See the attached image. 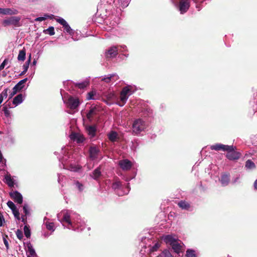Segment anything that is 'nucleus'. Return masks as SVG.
I'll use <instances>...</instances> for the list:
<instances>
[{
  "mask_svg": "<svg viewBox=\"0 0 257 257\" xmlns=\"http://www.w3.org/2000/svg\"><path fill=\"white\" fill-rule=\"evenodd\" d=\"M23 101V95L22 94H19L14 97L13 100V103L17 105L20 104Z\"/></svg>",
  "mask_w": 257,
  "mask_h": 257,
  "instance_id": "4be33fe9",
  "label": "nucleus"
},
{
  "mask_svg": "<svg viewBox=\"0 0 257 257\" xmlns=\"http://www.w3.org/2000/svg\"><path fill=\"white\" fill-rule=\"evenodd\" d=\"M24 234L26 237L30 238L31 236V231L28 225H25L24 227Z\"/></svg>",
  "mask_w": 257,
  "mask_h": 257,
  "instance_id": "c85d7f7f",
  "label": "nucleus"
},
{
  "mask_svg": "<svg viewBox=\"0 0 257 257\" xmlns=\"http://www.w3.org/2000/svg\"><path fill=\"white\" fill-rule=\"evenodd\" d=\"M21 18L20 17H11L7 19L4 20L3 25L5 26L13 25L15 27H20V21Z\"/></svg>",
  "mask_w": 257,
  "mask_h": 257,
  "instance_id": "7ed1b4c3",
  "label": "nucleus"
},
{
  "mask_svg": "<svg viewBox=\"0 0 257 257\" xmlns=\"http://www.w3.org/2000/svg\"><path fill=\"white\" fill-rule=\"evenodd\" d=\"M28 249L29 254L28 255L27 257L28 256L35 257L37 255L35 249L33 248L32 245L30 243L28 244Z\"/></svg>",
  "mask_w": 257,
  "mask_h": 257,
  "instance_id": "b1692460",
  "label": "nucleus"
},
{
  "mask_svg": "<svg viewBox=\"0 0 257 257\" xmlns=\"http://www.w3.org/2000/svg\"><path fill=\"white\" fill-rule=\"evenodd\" d=\"M28 257H31V256H28Z\"/></svg>",
  "mask_w": 257,
  "mask_h": 257,
  "instance_id": "e2e57ef3",
  "label": "nucleus"
},
{
  "mask_svg": "<svg viewBox=\"0 0 257 257\" xmlns=\"http://www.w3.org/2000/svg\"><path fill=\"white\" fill-rule=\"evenodd\" d=\"M6 182L7 185L11 187H14V180L10 176H7L5 177Z\"/></svg>",
  "mask_w": 257,
  "mask_h": 257,
  "instance_id": "a878e982",
  "label": "nucleus"
},
{
  "mask_svg": "<svg viewBox=\"0 0 257 257\" xmlns=\"http://www.w3.org/2000/svg\"><path fill=\"white\" fill-rule=\"evenodd\" d=\"M63 27L64 28V29L67 33H69V34H71L72 33V30L68 23L63 26Z\"/></svg>",
  "mask_w": 257,
  "mask_h": 257,
  "instance_id": "a19ab883",
  "label": "nucleus"
},
{
  "mask_svg": "<svg viewBox=\"0 0 257 257\" xmlns=\"http://www.w3.org/2000/svg\"><path fill=\"white\" fill-rule=\"evenodd\" d=\"M7 205L12 210V211L17 209L15 204L11 201H9L7 202Z\"/></svg>",
  "mask_w": 257,
  "mask_h": 257,
  "instance_id": "e433bc0d",
  "label": "nucleus"
},
{
  "mask_svg": "<svg viewBox=\"0 0 257 257\" xmlns=\"http://www.w3.org/2000/svg\"><path fill=\"white\" fill-rule=\"evenodd\" d=\"M56 21L63 26H64L67 23V22L62 18L57 19H56Z\"/></svg>",
  "mask_w": 257,
  "mask_h": 257,
  "instance_id": "a18cd8bd",
  "label": "nucleus"
},
{
  "mask_svg": "<svg viewBox=\"0 0 257 257\" xmlns=\"http://www.w3.org/2000/svg\"><path fill=\"white\" fill-rule=\"evenodd\" d=\"M8 88L4 89L0 94V104L2 103L4 98H6L8 96Z\"/></svg>",
  "mask_w": 257,
  "mask_h": 257,
  "instance_id": "cd10ccee",
  "label": "nucleus"
},
{
  "mask_svg": "<svg viewBox=\"0 0 257 257\" xmlns=\"http://www.w3.org/2000/svg\"><path fill=\"white\" fill-rule=\"evenodd\" d=\"M79 134L77 133H72L70 135V138L72 140H73L74 141H76V139L77 138V137L78 136Z\"/></svg>",
  "mask_w": 257,
  "mask_h": 257,
  "instance_id": "603ef678",
  "label": "nucleus"
},
{
  "mask_svg": "<svg viewBox=\"0 0 257 257\" xmlns=\"http://www.w3.org/2000/svg\"><path fill=\"white\" fill-rule=\"evenodd\" d=\"M114 76L115 75L114 74L110 75L109 77L102 78V81H103L106 83H109L111 79H112Z\"/></svg>",
  "mask_w": 257,
  "mask_h": 257,
  "instance_id": "37998d69",
  "label": "nucleus"
},
{
  "mask_svg": "<svg viewBox=\"0 0 257 257\" xmlns=\"http://www.w3.org/2000/svg\"><path fill=\"white\" fill-rule=\"evenodd\" d=\"M131 91L130 89L127 87H124L122 88L121 91L120 92L122 94H124L125 95H127L128 93Z\"/></svg>",
  "mask_w": 257,
  "mask_h": 257,
  "instance_id": "49530a36",
  "label": "nucleus"
},
{
  "mask_svg": "<svg viewBox=\"0 0 257 257\" xmlns=\"http://www.w3.org/2000/svg\"><path fill=\"white\" fill-rule=\"evenodd\" d=\"M43 32L45 34H49L50 36L55 34L54 28L52 26L49 27L47 29L44 30Z\"/></svg>",
  "mask_w": 257,
  "mask_h": 257,
  "instance_id": "c756f323",
  "label": "nucleus"
},
{
  "mask_svg": "<svg viewBox=\"0 0 257 257\" xmlns=\"http://www.w3.org/2000/svg\"><path fill=\"white\" fill-rule=\"evenodd\" d=\"M95 95V92L94 91H91L87 93V99L91 100V99H95L94 98V96Z\"/></svg>",
  "mask_w": 257,
  "mask_h": 257,
  "instance_id": "f704fd0d",
  "label": "nucleus"
},
{
  "mask_svg": "<svg viewBox=\"0 0 257 257\" xmlns=\"http://www.w3.org/2000/svg\"><path fill=\"white\" fill-rule=\"evenodd\" d=\"M160 246V245L158 242L156 243L154 245L150 248V252H152L157 251L159 248Z\"/></svg>",
  "mask_w": 257,
  "mask_h": 257,
  "instance_id": "4c0bfd02",
  "label": "nucleus"
},
{
  "mask_svg": "<svg viewBox=\"0 0 257 257\" xmlns=\"http://www.w3.org/2000/svg\"><path fill=\"white\" fill-rule=\"evenodd\" d=\"M99 152V149L96 146H91L89 148V157L92 160H94L97 158V155Z\"/></svg>",
  "mask_w": 257,
  "mask_h": 257,
  "instance_id": "f8f14e48",
  "label": "nucleus"
},
{
  "mask_svg": "<svg viewBox=\"0 0 257 257\" xmlns=\"http://www.w3.org/2000/svg\"><path fill=\"white\" fill-rule=\"evenodd\" d=\"M118 54L117 48L115 46L110 47L106 52L105 57L107 58H112Z\"/></svg>",
  "mask_w": 257,
  "mask_h": 257,
  "instance_id": "9d476101",
  "label": "nucleus"
},
{
  "mask_svg": "<svg viewBox=\"0 0 257 257\" xmlns=\"http://www.w3.org/2000/svg\"><path fill=\"white\" fill-rule=\"evenodd\" d=\"M178 205L182 209L189 210L190 208V205L185 201L181 200L178 203Z\"/></svg>",
  "mask_w": 257,
  "mask_h": 257,
  "instance_id": "aec40b11",
  "label": "nucleus"
},
{
  "mask_svg": "<svg viewBox=\"0 0 257 257\" xmlns=\"http://www.w3.org/2000/svg\"><path fill=\"white\" fill-rule=\"evenodd\" d=\"M8 60L6 59L4 60V61L3 62V63L0 65V71L2 70L5 67V65L6 64L8 63Z\"/></svg>",
  "mask_w": 257,
  "mask_h": 257,
  "instance_id": "8fccbe9b",
  "label": "nucleus"
},
{
  "mask_svg": "<svg viewBox=\"0 0 257 257\" xmlns=\"http://www.w3.org/2000/svg\"><path fill=\"white\" fill-rule=\"evenodd\" d=\"M77 184L78 185V186L79 188V189L80 190L81 189V187L82 186V184H81L80 183H79L78 182H77Z\"/></svg>",
  "mask_w": 257,
  "mask_h": 257,
  "instance_id": "bf43d9fd",
  "label": "nucleus"
},
{
  "mask_svg": "<svg viewBox=\"0 0 257 257\" xmlns=\"http://www.w3.org/2000/svg\"><path fill=\"white\" fill-rule=\"evenodd\" d=\"M11 198L15 202L21 204L23 203V196L22 194L18 191H14L9 193Z\"/></svg>",
  "mask_w": 257,
  "mask_h": 257,
  "instance_id": "423d86ee",
  "label": "nucleus"
},
{
  "mask_svg": "<svg viewBox=\"0 0 257 257\" xmlns=\"http://www.w3.org/2000/svg\"><path fill=\"white\" fill-rule=\"evenodd\" d=\"M101 175V168L100 167H98L92 172V174L90 175V176L94 179L96 180L99 178Z\"/></svg>",
  "mask_w": 257,
  "mask_h": 257,
  "instance_id": "6ab92c4d",
  "label": "nucleus"
},
{
  "mask_svg": "<svg viewBox=\"0 0 257 257\" xmlns=\"http://www.w3.org/2000/svg\"><path fill=\"white\" fill-rule=\"evenodd\" d=\"M27 80L28 79L26 78L21 80L14 87L13 91L10 94L9 99L12 98L18 91L23 88L24 87V84L27 82Z\"/></svg>",
  "mask_w": 257,
  "mask_h": 257,
  "instance_id": "20e7f679",
  "label": "nucleus"
},
{
  "mask_svg": "<svg viewBox=\"0 0 257 257\" xmlns=\"http://www.w3.org/2000/svg\"><path fill=\"white\" fill-rule=\"evenodd\" d=\"M232 148V146L225 145L221 144H216L210 146V149L212 150L226 151L229 149Z\"/></svg>",
  "mask_w": 257,
  "mask_h": 257,
  "instance_id": "1a4fd4ad",
  "label": "nucleus"
},
{
  "mask_svg": "<svg viewBox=\"0 0 257 257\" xmlns=\"http://www.w3.org/2000/svg\"><path fill=\"white\" fill-rule=\"evenodd\" d=\"M158 257H173V256L168 250L166 249L162 251L160 255Z\"/></svg>",
  "mask_w": 257,
  "mask_h": 257,
  "instance_id": "2f4dec72",
  "label": "nucleus"
},
{
  "mask_svg": "<svg viewBox=\"0 0 257 257\" xmlns=\"http://www.w3.org/2000/svg\"><path fill=\"white\" fill-rule=\"evenodd\" d=\"M18 13L17 10H12L10 8H0V14L3 15H16Z\"/></svg>",
  "mask_w": 257,
  "mask_h": 257,
  "instance_id": "ddd939ff",
  "label": "nucleus"
},
{
  "mask_svg": "<svg viewBox=\"0 0 257 257\" xmlns=\"http://www.w3.org/2000/svg\"><path fill=\"white\" fill-rule=\"evenodd\" d=\"M26 58V50L23 49L19 51L18 59L19 61H24Z\"/></svg>",
  "mask_w": 257,
  "mask_h": 257,
  "instance_id": "393cba45",
  "label": "nucleus"
},
{
  "mask_svg": "<svg viewBox=\"0 0 257 257\" xmlns=\"http://www.w3.org/2000/svg\"><path fill=\"white\" fill-rule=\"evenodd\" d=\"M117 136V133L111 132L108 135V139L111 142H114L116 141Z\"/></svg>",
  "mask_w": 257,
  "mask_h": 257,
  "instance_id": "bb28decb",
  "label": "nucleus"
},
{
  "mask_svg": "<svg viewBox=\"0 0 257 257\" xmlns=\"http://www.w3.org/2000/svg\"><path fill=\"white\" fill-rule=\"evenodd\" d=\"M61 222H66L69 225H72V222L70 219V215L68 213L66 212L64 214Z\"/></svg>",
  "mask_w": 257,
  "mask_h": 257,
  "instance_id": "412c9836",
  "label": "nucleus"
},
{
  "mask_svg": "<svg viewBox=\"0 0 257 257\" xmlns=\"http://www.w3.org/2000/svg\"><path fill=\"white\" fill-rule=\"evenodd\" d=\"M84 138L80 135H78V136L77 137V138L76 140L77 143H81L84 141Z\"/></svg>",
  "mask_w": 257,
  "mask_h": 257,
  "instance_id": "de8ad7c7",
  "label": "nucleus"
},
{
  "mask_svg": "<svg viewBox=\"0 0 257 257\" xmlns=\"http://www.w3.org/2000/svg\"><path fill=\"white\" fill-rule=\"evenodd\" d=\"M254 187L255 189H257V179L255 181L254 183Z\"/></svg>",
  "mask_w": 257,
  "mask_h": 257,
  "instance_id": "13d9d810",
  "label": "nucleus"
},
{
  "mask_svg": "<svg viewBox=\"0 0 257 257\" xmlns=\"http://www.w3.org/2000/svg\"><path fill=\"white\" fill-rule=\"evenodd\" d=\"M46 227L47 229L51 230L53 229L54 227V223H49L48 224H46Z\"/></svg>",
  "mask_w": 257,
  "mask_h": 257,
  "instance_id": "3c124183",
  "label": "nucleus"
},
{
  "mask_svg": "<svg viewBox=\"0 0 257 257\" xmlns=\"http://www.w3.org/2000/svg\"><path fill=\"white\" fill-rule=\"evenodd\" d=\"M5 221V219L3 215L2 214H0V226H2L3 225V222Z\"/></svg>",
  "mask_w": 257,
  "mask_h": 257,
  "instance_id": "5fc2aeb1",
  "label": "nucleus"
},
{
  "mask_svg": "<svg viewBox=\"0 0 257 257\" xmlns=\"http://www.w3.org/2000/svg\"><path fill=\"white\" fill-rule=\"evenodd\" d=\"M127 99V95H125L124 94H122V93L120 92V100L117 102V104L120 106H122L125 104Z\"/></svg>",
  "mask_w": 257,
  "mask_h": 257,
  "instance_id": "a211bd4d",
  "label": "nucleus"
},
{
  "mask_svg": "<svg viewBox=\"0 0 257 257\" xmlns=\"http://www.w3.org/2000/svg\"><path fill=\"white\" fill-rule=\"evenodd\" d=\"M36 63H37V61H36L35 60H34L33 61V65H36Z\"/></svg>",
  "mask_w": 257,
  "mask_h": 257,
  "instance_id": "052dcab7",
  "label": "nucleus"
},
{
  "mask_svg": "<svg viewBox=\"0 0 257 257\" xmlns=\"http://www.w3.org/2000/svg\"><path fill=\"white\" fill-rule=\"evenodd\" d=\"M23 211H24V213H25V216H27V215H29L30 213H29V211L28 210V206L27 204H25L23 206Z\"/></svg>",
  "mask_w": 257,
  "mask_h": 257,
  "instance_id": "c03bdc74",
  "label": "nucleus"
},
{
  "mask_svg": "<svg viewBox=\"0 0 257 257\" xmlns=\"http://www.w3.org/2000/svg\"><path fill=\"white\" fill-rule=\"evenodd\" d=\"M16 234L18 239H19L20 240L23 239L24 236L22 230H21L20 229H17V230L16 232Z\"/></svg>",
  "mask_w": 257,
  "mask_h": 257,
  "instance_id": "58836bf2",
  "label": "nucleus"
},
{
  "mask_svg": "<svg viewBox=\"0 0 257 257\" xmlns=\"http://www.w3.org/2000/svg\"><path fill=\"white\" fill-rule=\"evenodd\" d=\"M31 54H30L29 55L28 60L27 61V62L25 63V64L23 65L24 70L20 74V75H23L25 74L26 73V72L27 71L28 68H29L30 63L31 62Z\"/></svg>",
  "mask_w": 257,
  "mask_h": 257,
  "instance_id": "5701e85b",
  "label": "nucleus"
},
{
  "mask_svg": "<svg viewBox=\"0 0 257 257\" xmlns=\"http://www.w3.org/2000/svg\"><path fill=\"white\" fill-rule=\"evenodd\" d=\"M86 131L89 136L94 137L96 135V128L95 126L90 125L86 127Z\"/></svg>",
  "mask_w": 257,
  "mask_h": 257,
  "instance_id": "f3484780",
  "label": "nucleus"
},
{
  "mask_svg": "<svg viewBox=\"0 0 257 257\" xmlns=\"http://www.w3.org/2000/svg\"><path fill=\"white\" fill-rule=\"evenodd\" d=\"M245 167L249 169H252L255 167V165L252 161L248 160L245 163Z\"/></svg>",
  "mask_w": 257,
  "mask_h": 257,
  "instance_id": "72a5a7b5",
  "label": "nucleus"
},
{
  "mask_svg": "<svg viewBox=\"0 0 257 257\" xmlns=\"http://www.w3.org/2000/svg\"><path fill=\"white\" fill-rule=\"evenodd\" d=\"M8 238V236L7 235H5L3 236V239L4 241V243L6 246V249L8 250L9 249V245L8 241L7 240V238Z\"/></svg>",
  "mask_w": 257,
  "mask_h": 257,
  "instance_id": "ea45409f",
  "label": "nucleus"
},
{
  "mask_svg": "<svg viewBox=\"0 0 257 257\" xmlns=\"http://www.w3.org/2000/svg\"><path fill=\"white\" fill-rule=\"evenodd\" d=\"M22 221L24 222V224H26L27 222V216L23 215L22 216Z\"/></svg>",
  "mask_w": 257,
  "mask_h": 257,
  "instance_id": "6e6d98bb",
  "label": "nucleus"
},
{
  "mask_svg": "<svg viewBox=\"0 0 257 257\" xmlns=\"http://www.w3.org/2000/svg\"><path fill=\"white\" fill-rule=\"evenodd\" d=\"M98 110L96 107H91L88 113L86 114V117L89 120H92L93 117L96 115L98 113Z\"/></svg>",
  "mask_w": 257,
  "mask_h": 257,
  "instance_id": "4468645a",
  "label": "nucleus"
},
{
  "mask_svg": "<svg viewBox=\"0 0 257 257\" xmlns=\"http://www.w3.org/2000/svg\"><path fill=\"white\" fill-rule=\"evenodd\" d=\"M68 106L71 109L76 108L79 105L78 98L70 97L68 99Z\"/></svg>",
  "mask_w": 257,
  "mask_h": 257,
  "instance_id": "6e6552de",
  "label": "nucleus"
},
{
  "mask_svg": "<svg viewBox=\"0 0 257 257\" xmlns=\"http://www.w3.org/2000/svg\"><path fill=\"white\" fill-rule=\"evenodd\" d=\"M230 181V176L229 174H223L221 176L220 182L223 186L227 185Z\"/></svg>",
  "mask_w": 257,
  "mask_h": 257,
  "instance_id": "dca6fc26",
  "label": "nucleus"
},
{
  "mask_svg": "<svg viewBox=\"0 0 257 257\" xmlns=\"http://www.w3.org/2000/svg\"><path fill=\"white\" fill-rule=\"evenodd\" d=\"M128 184H129L128 183H127V188L128 189H130V187H129Z\"/></svg>",
  "mask_w": 257,
  "mask_h": 257,
  "instance_id": "680f3d73",
  "label": "nucleus"
},
{
  "mask_svg": "<svg viewBox=\"0 0 257 257\" xmlns=\"http://www.w3.org/2000/svg\"><path fill=\"white\" fill-rule=\"evenodd\" d=\"M186 256L187 257H197L195 251L191 249H188L186 250Z\"/></svg>",
  "mask_w": 257,
  "mask_h": 257,
  "instance_id": "7c9ffc66",
  "label": "nucleus"
},
{
  "mask_svg": "<svg viewBox=\"0 0 257 257\" xmlns=\"http://www.w3.org/2000/svg\"><path fill=\"white\" fill-rule=\"evenodd\" d=\"M3 111H4L5 114L6 116L8 117L10 115V112L7 106H5L3 107Z\"/></svg>",
  "mask_w": 257,
  "mask_h": 257,
  "instance_id": "09e8293b",
  "label": "nucleus"
},
{
  "mask_svg": "<svg viewBox=\"0 0 257 257\" xmlns=\"http://www.w3.org/2000/svg\"><path fill=\"white\" fill-rule=\"evenodd\" d=\"M13 213L14 215V216L18 219L20 220V212L19 210L17 208L16 209L13 210Z\"/></svg>",
  "mask_w": 257,
  "mask_h": 257,
  "instance_id": "79ce46f5",
  "label": "nucleus"
},
{
  "mask_svg": "<svg viewBox=\"0 0 257 257\" xmlns=\"http://www.w3.org/2000/svg\"><path fill=\"white\" fill-rule=\"evenodd\" d=\"M133 131L137 134L142 131L145 128L143 121L141 119L135 120L133 123Z\"/></svg>",
  "mask_w": 257,
  "mask_h": 257,
  "instance_id": "39448f33",
  "label": "nucleus"
},
{
  "mask_svg": "<svg viewBox=\"0 0 257 257\" xmlns=\"http://www.w3.org/2000/svg\"><path fill=\"white\" fill-rule=\"evenodd\" d=\"M236 147L232 146V148L226 150V157L230 160H235L238 159L241 156V154L237 151H235Z\"/></svg>",
  "mask_w": 257,
  "mask_h": 257,
  "instance_id": "f03ea898",
  "label": "nucleus"
},
{
  "mask_svg": "<svg viewBox=\"0 0 257 257\" xmlns=\"http://www.w3.org/2000/svg\"><path fill=\"white\" fill-rule=\"evenodd\" d=\"M190 7L189 0H180L179 4V9L181 14L186 13Z\"/></svg>",
  "mask_w": 257,
  "mask_h": 257,
  "instance_id": "0eeeda50",
  "label": "nucleus"
},
{
  "mask_svg": "<svg viewBox=\"0 0 257 257\" xmlns=\"http://www.w3.org/2000/svg\"><path fill=\"white\" fill-rule=\"evenodd\" d=\"M164 241L166 243L169 244L175 252L179 254L181 251L182 246L178 241L171 235H166L164 238Z\"/></svg>",
  "mask_w": 257,
  "mask_h": 257,
  "instance_id": "f257e3e1",
  "label": "nucleus"
},
{
  "mask_svg": "<svg viewBox=\"0 0 257 257\" xmlns=\"http://www.w3.org/2000/svg\"><path fill=\"white\" fill-rule=\"evenodd\" d=\"M52 16H53V15L50 16V15H48V14H45V15H44V17H46V19H47V18H51V17H52Z\"/></svg>",
  "mask_w": 257,
  "mask_h": 257,
  "instance_id": "4d7b16f0",
  "label": "nucleus"
},
{
  "mask_svg": "<svg viewBox=\"0 0 257 257\" xmlns=\"http://www.w3.org/2000/svg\"><path fill=\"white\" fill-rule=\"evenodd\" d=\"M118 165L123 170H129L132 166V162L127 160H122L119 161Z\"/></svg>",
  "mask_w": 257,
  "mask_h": 257,
  "instance_id": "9b49d317",
  "label": "nucleus"
},
{
  "mask_svg": "<svg viewBox=\"0 0 257 257\" xmlns=\"http://www.w3.org/2000/svg\"><path fill=\"white\" fill-rule=\"evenodd\" d=\"M89 85V81L88 80H84L82 82L80 83H73V86L75 88H77L80 89H83L85 88L88 87Z\"/></svg>",
  "mask_w": 257,
  "mask_h": 257,
  "instance_id": "2eb2a0df",
  "label": "nucleus"
},
{
  "mask_svg": "<svg viewBox=\"0 0 257 257\" xmlns=\"http://www.w3.org/2000/svg\"><path fill=\"white\" fill-rule=\"evenodd\" d=\"M46 19V17H40L37 18L35 19V21H36V22H41V21H45Z\"/></svg>",
  "mask_w": 257,
  "mask_h": 257,
  "instance_id": "864d4df0",
  "label": "nucleus"
},
{
  "mask_svg": "<svg viewBox=\"0 0 257 257\" xmlns=\"http://www.w3.org/2000/svg\"><path fill=\"white\" fill-rule=\"evenodd\" d=\"M106 96L107 100L110 102L113 101L116 98L115 94L111 92L108 93Z\"/></svg>",
  "mask_w": 257,
  "mask_h": 257,
  "instance_id": "473e14b6",
  "label": "nucleus"
},
{
  "mask_svg": "<svg viewBox=\"0 0 257 257\" xmlns=\"http://www.w3.org/2000/svg\"><path fill=\"white\" fill-rule=\"evenodd\" d=\"M121 185V183L120 181H116L112 183V187L113 189H119Z\"/></svg>",
  "mask_w": 257,
  "mask_h": 257,
  "instance_id": "c9c22d12",
  "label": "nucleus"
}]
</instances>
